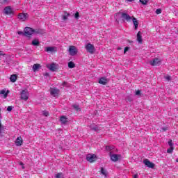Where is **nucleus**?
I'll use <instances>...</instances> for the list:
<instances>
[{
    "label": "nucleus",
    "instance_id": "obj_12",
    "mask_svg": "<svg viewBox=\"0 0 178 178\" xmlns=\"http://www.w3.org/2000/svg\"><path fill=\"white\" fill-rule=\"evenodd\" d=\"M136 37V40L138 41V44H143V36L141 35V31L138 32Z\"/></svg>",
    "mask_w": 178,
    "mask_h": 178
},
{
    "label": "nucleus",
    "instance_id": "obj_39",
    "mask_svg": "<svg viewBox=\"0 0 178 178\" xmlns=\"http://www.w3.org/2000/svg\"><path fill=\"white\" fill-rule=\"evenodd\" d=\"M44 116H49V113L47 111H43Z\"/></svg>",
    "mask_w": 178,
    "mask_h": 178
},
{
    "label": "nucleus",
    "instance_id": "obj_51",
    "mask_svg": "<svg viewBox=\"0 0 178 178\" xmlns=\"http://www.w3.org/2000/svg\"><path fill=\"white\" fill-rule=\"evenodd\" d=\"M2 55V54H1V51H0V56Z\"/></svg>",
    "mask_w": 178,
    "mask_h": 178
},
{
    "label": "nucleus",
    "instance_id": "obj_11",
    "mask_svg": "<svg viewBox=\"0 0 178 178\" xmlns=\"http://www.w3.org/2000/svg\"><path fill=\"white\" fill-rule=\"evenodd\" d=\"M22 144H23V138H22V136H19L15 140V145H17V147H20Z\"/></svg>",
    "mask_w": 178,
    "mask_h": 178
},
{
    "label": "nucleus",
    "instance_id": "obj_21",
    "mask_svg": "<svg viewBox=\"0 0 178 178\" xmlns=\"http://www.w3.org/2000/svg\"><path fill=\"white\" fill-rule=\"evenodd\" d=\"M60 122L63 123V124H66L67 123V118L65 116H61L60 118Z\"/></svg>",
    "mask_w": 178,
    "mask_h": 178
},
{
    "label": "nucleus",
    "instance_id": "obj_50",
    "mask_svg": "<svg viewBox=\"0 0 178 178\" xmlns=\"http://www.w3.org/2000/svg\"><path fill=\"white\" fill-rule=\"evenodd\" d=\"M48 74H49L48 73H46V76H48Z\"/></svg>",
    "mask_w": 178,
    "mask_h": 178
},
{
    "label": "nucleus",
    "instance_id": "obj_19",
    "mask_svg": "<svg viewBox=\"0 0 178 178\" xmlns=\"http://www.w3.org/2000/svg\"><path fill=\"white\" fill-rule=\"evenodd\" d=\"M132 22L134 23L135 30H137V29H138V21L136 19V17H133Z\"/></svg>",
    "mask_w": 178,
    "mask_h": 178
},
{
    "label": "nucleus",
    "instance_id": "obj_37",
    "mask_svg": "<svg viewBox=\"0 0 178 178\" xmlns=\"http://www.w3.org/2000/svg\"><path fill=\"white\" fill-rule=\"evenodd\" d=\"M13 109V106H8V108H7V111H8V112H12V110Z\"/></svg>",
    "mask_w": 178,
    "mask_h": 178
},
{
    "label": "nucleus",
    "instance_id": "obj_28",
    "mask_svg": "<svg viewBox=\"0 0 178 178\" xmlns=\"http://www.w3.org/2000/svg\"><path fill=\"white\" fill-rule=\"evenodd\" d=\"M72 107L73 108V109L76 110V112H79L80 111V106H79V104H72Z\"/></svg>",
    "mask_w": 178,
    "mask_h": 178
},
{
    "label": "nucleus",
    "instance_id": "obj_38",
    "mask_svg": "<svg viewBox=\"0 0 178 178\" xmlns=\"http://www.w3.org/2000/svg\"><path fill=\"white\" fill-rule=\"evenodd\" d=\"M165 80H167L168 81H170L172 80V76H165Z\"/></svg>",
    "mask_w": 178,
    "mask_h": 178
},
{
    "label": "nucleus",
    "instance_id": "obj_25",
    "mask_svg": "<svg viewBox=\"0 0 178 178\" xmlns=\"http://www.w3.org/2000/svg\"><path fill=\"white\" fill-rule=\"evenodd\" d=\"M0 94L4 95V98H6V97H8V95L9 94V90H2L0 92Z\"/></svg>",
    "mask_w": 178,
    "mask_h": 178
},
{
    "label": "nucleus",
    "instance_id": "obj_22",
    "mask_svg": "<svg viewBox=\"0 0 178 178\" xmlns=\"http://www.w3.org/2000/svg\"><path fill=\"white\" fill-rule=\"evenodd\" d=\"M10 80L12 83H15L16 80H17V76L16 74L11 75Z\"/></svg>",
    "mask_w": 178,
    "mask_h": 178
},
{
    "label": "nucleus",
    "instance_id": "obj_10",
    "mask_svg": "<svg viewBox=\"0 0 178 178\" xmlns=\"http://www.w3.org/2000/svg\"><path fill=\"white\" fill-rule=\"evenodd\" d=\"M161 63V60L159 58H154L153 60L150 61V65L152 66H158Z\"/></svg>",
    "mask_w": 178,
    "mask_h": 178
},
{
    "label": "nucleus",
    "instance_id": "obj_8",
    "mask_svg": "<svg viewBox=\"0 0 178 178\" xmlns=\"http://www.w3.org/2000/svg\"><path fill=\"white\" fill-rule=\"evenodd\" d=\"M121 17L122 20H126L127 22H130V20H131V17L126 13H122Z\"/></svg>",
    "mask_w": 178,
    "mask_h": 178
},
{
    "label": "nucleus",
    "instance_id": "obj_33",
    "mask_svg": "<svg viewBox=\"0 0 178 178\" xmlns=\"http://www.w3.org/2000/svg\"><path fill=\"white\" fill-rule=\"evenodd\" d=\"M140 2L142 5H147V3H148V0H140Z\"/></svg>",
    "mask_w": 178,
    "mask_h": 178
},
{
    "label": "nucleus",
    "instance_id": "obj_24",
    "mask_svg": "<svg viewBox=\"0 0 178 178\" xmlns=\"http://www.w3.org/2000/svg\"><path fill=\"white\" fill-rule=\"evenodd\" d=\"M101 174L103 175L104 177H107L108 176V172L104 168H101Z\"/></svg>",
    "mask_w": 178,
    "mask_h": 178
},
{
    "label": "nucleus",
    "instance_id": "obj_49",
    "mask_svg": "<svg viewBox=\"0 0 178 178\" xmlns=\"http://www.w3.org/2000/svg\"><path fill=\"white\" fill-rule=\"evenodd\" d=\"M176 162H178V159H176Z\"/></svg>",
    "mask_w": 178,
    "mask_h": 178
},
{
    "label": "nucleus",
    "instance_id": "obj_2",
    "mask_svg": "<svg viewBox=\"0 0 178 178\" xmlns=\"http://www.w3.org/2000/svg\"><path fill=\"white\" fill-rule=\"evenodd\" d=\"M111 161H113V162H118V161H120V159H122V155L120 154H112V152H110L109 153Z\"/></svg>",
    "mask_w": 178,
    "mask_h": 178
},
{
    "label": "nucleus",
    "instance_id": "obj_20",
    "mask_svg": "<svg viewBox=\"0 0 178 178\" xmlns=\"http://www.w3.org/2000/svg\"><path fill=\"white\" fill-rule=\"evenodd\" d=\"M49 70H51V72H55V70H56L57 67H56V64L55 63H51L49 66Z\"/></svg>",
    "mask_w": 178,
    "mask_h": 178
},
{
    "label": "nucleus",
    "instance_id": "obj_6",
    "mask_svg": "<svg viewBox=\"0 0 178 178\" xmlns=\"http://www.w3.org/2000/svg\"><path fill=\"white\" fill-rule=\"evenodd\" d=\"M86 160L88 162L92 163V162H95V161H97V156L95 154H88L86 156Z\"/></svg>",
    "mask_w": 178,
    "mask_h": 178
},
{
    "label": "nucleus",
    "instance_id": "obj_31",
    "mask_svg": "<svg viewBox=\"0 0 178 178\" xmlns=\"http://www.w3.org/2000/svg\"><path fill=\"white\" fill-rule=\"evenodd\" d=\"M106 151H108V152H111L112 149H115V146H106Z\"/></svg>",
    "mask_w": 178,
    "mask_h": 178
},
{
    "label": "nucleus",
    "instance_id": "obj_23",
    "mask_svg": "<svg viewBox=\"0 0 178 178\" xmlns=\"http://www.w3.org/2000/svg\"><path fill=\"white\" fill-rule=\"evenodd\" d=\"M69 16H70V13L65 11L64 15L62 16L63 20H67V17H69Z\"/></svg>",
    "mask_w": 178,
    "mask_h": 178
},
{
    "label": "nucleus",
    "instance_id": "obj_17",
    "mask_svg": "<svg viewBox=\"0 0 178 178\" xmlns=\"http://www.w3.org/2000/svg\"><path fill=\"white\" fill-rule=\"evenodd\" d=\"M51 95H58L59 94V89H56V88H51L50 91Z\"/></svg>",
    "mask_w": 178,
    "mask_h": 178
},
{
    "label": "nucleus",
    "instance_id": "obj_26",
    "mask_svg": "<svg viewBox=\"0 0 178 178\" xmlns=\"http://www.w3.org/2000/svg\"><path fill=\"white\" fill-rule=\"evenodd\" d=\"M32 45H33L34 47H37L38 45H40V41H38V40L35 39L32 41Z\"/></svg>",
    "mask_w": 178,
    "mask_h": 178
},
{
    "label": "nucleus",
    "instance_id": "obj_29",
    "mask_svg": "<svg viewBox=\"0 0 178 178\" xmlns=\"http://www.w3.org/2000/svg\"><path fill=\"white\" fill-rule=\"evenodd\" d=\"M45 33V31L43 29H37L35 30V34H44Z\"/></svg>",
    "mask_w": 178,
    "mask_h": 178
},
{
    "label": "nucleus",
    "instance_id": "obj_18",
    "mask_svg": "<svg viewBox=\"0 0 178 178\" xmlns=\"http://www.w3.org/2000/svg\"><path fill=\"white\" fill-rule=\"evenodd\" d=\"M41 68V65L40 64H34L33 65V72H38V70H40V69Z\"/></svg>",
    "mask_w": 178,
    "mask_h": 178
},
{
    "label": "nucleus",
    "instance_id": "obj_15",
    "mask_svg": "<svg viewBox=\"0 0 178 178\" xmlns=\"http://www.w3.org/2000/svg\"><path fill=\"white\" fill-rule=\"evenodd\" d=\"M18 19H19V20H22V22L26 21V19H27V14H19Z\"/></svg>",
    "mask_w": 178,
    "mask_h": 178
},
{
    "label": "nucleus",
    "instance_id": "obj_41",
    "mask_svg": "<svg viewBox=\"0 0 178 178\" xmlns=\"http://www.w3.org/2000/svg\"><path fill=\"white\" fill-rule=\"evenodd\" d=\"M136 95H137L138 97H139V95H141V91L140 90H137L136 92Z\"/></svg>",
    "mask_w": 178,
    "mask_h": 178
},
{
    "label": "nucleus",
    "instance_id": "obj_44",
    "mask_svg": "<svg viewBox=\"0 0 178 178\" xmlns=\"http://www.w3.org/2000/svg\"><path fill=\"white\" fill-rule=\"evenodd\" d=\"M17 34H19V35H22V34L24 35V33H23L22 31H18Z\"/></svg>",
    "mask_w": 178,
    "mask_h": 178
},
{
    "label": "nucleus",
    "instance_id": "obj_16",
    "mask_svg": "<svg viewBox=\"0 0 178 178\" xmlns=\"http://www.w3.org/2000/svg\"><path fill=\"white\" fill-rule=\"evenodd\" d=\"M44 51L46 52H56V48L54 47H47L45 48Z\"/></svg>",
    "mask_w": 178,
    "mask_h": 178
},
{
    "label": "nucleus",
    "instance_id": "obj_32",
    "mask_svg": "<svg viewBox=\"0 0 178 178\" xmlns=\"http://www.w3.org/2000/svg\"><path fill=\"white\" fill-rule=\"evenodd\" d=\"M74 18L76 19V20H79V17H80V14L79 13V12H76L74 15Z\"/></svg>",
    "mask_w": 178,
    "mask_h": 178
},
{
    "label": "nucleus",
    "instance_id": "obj_3",
    "mask_svg": "<svg viewBox=\"0 0 178 178\" xmlns=\"http://www.w3.org/2000/svg\"><path fill=\"white\" fill-rule=\"evenodd\" d=\"M85 48L89 54H94V52H95V47L91 43H88L85 46Z\"/></svg>",
    "mask_w": 178,
    "mask_h": 178
},
{
    "label": "nucleus",
    "instance_id": "obj_9",
    "mask_svg": "<svg viewBox=\"0 0 178 178\" xmlns=\"http://www.w3.org/2000/svg\"><path fill=\"white\" fill-rule=\"evenodd\" d=\"M90 129L93 130L94 131H101V127L98 125H95V124H92L90 125Z\"/></svg>",
    "mask_w": 178,
    "mask_h": 178
},
{
    "label": "nucleus",
    "instance_id": "obj_45",
    "mask_svg": "<svg viewBox=\"0 0 178 178\" xmlns=\"http://www.w3.org/2000/svg\"><path fill=\"white\" fill-rule=\"evenodd\" d=\"M63 87H65V86H66V82L64 81V82L63 83Z\"/></svg>",
    "mask_w": 178,
    "mask_h": 178
},
{
    "label": "nucleus",
    "instance_id": "obj_13",
    "mask_svg": "<svg viewBox=\"0 0 178 178\" xmlns=\"http://www.w3.org/2000/svg\"><path fill=\"white\" fill-rule=\"evenodd\" d=\"M4 13L6 15H12L13 13V11L12 10V8L10 6H7L4 8Z\"/></svg>",
    "mask_w": 178,
    "mask_h": 178
},
{
    "label": "nucleus",
    "instance_id": "obj_40",
    "mask_svg": "<svg viewBox=\"0 0 178 178\" xmlns=\"http://www.w3.org/2000/svg\"><path fill=\"white\" fill-rule=\"evenodd\" d=\"M129 50H130V47H125L124 49V54H126V52H127V51H129Z\"/></svg>",
    "mask_w": 178,
    "mask_h": 178
},
{
    "label": "nucleus",
    "instance_id": "obj_46",
    "mask_svg": "<svg viewBox=\"0 0 178 178\" xmlns=\"http://www.w3.org/2000/svg\"><path fill=\"white\" fill-rule=\"evenodd\" d=\"M138 177V175H134V178H137Z\"/></svg>",
    "mask_w": 178,
    "mask_h": 178
},
{
    "label": "nucleus",
    "instance_id": "obj_35",
    "mask_svg": "<svg viewBox=\"0 0 178 178\" xmlns=\"http://www.w3.org/2000/svg\"><path fill=\"white\" fill-rule=\"evenodd\" d=\"M168 145H169L170 147H173V140H172V139H170V140L168 141Z\"/></svg>",
    "mask_w": 178,
    "mask_h": 178
},
{
    "label": "nucleus",
    "instance_id": "obj_30",
    "mask_svg": "<svg viewBox=\"0 0 178 178\" xmlns=\"http://www.w3.org/2000/svg\"><path fill=\"white\" fill-rule=\"evenodd\" d=\"M55 178H65V175L62 172L57 173L55 175Z\"/></svg>",
    "mask_w": 178,
    "mask_h": 178
},
{
    "label": "nucleus",
    "instance_id": "obj_27",
    "mask_svg": "<svg viewBox=\"0 0 178 178\" xmlns=\"http://www.w3.org/2000/svg\"><path fill=\"white\" fill-rule=\"evenodd\" d=\"M68 67L70 69H73L76 67V65L74 64V63H73V61H70L68 63Z\"/></svg>",
    "mask_w": 178,
    "mask_h": 178
},
{
    "label": "nucleus",
    "instance_id": "obj_36",
    "mask_svg": "<svg viewBox=\"0 0 178 178\" xmlns=\"http://www.w3.org/2000/svg\"><path fill=\"white\" fill-rule=\"evenodd\" d=\"M156 15H161V13H162V9L159 8V9L156 10Z\"/></svg>",
    "mask_w": 178,
    "mask_h": 178
},
{
    "label": "nucleus",
    "instance_id": "obj_14",
    "mask_svg": "<svg viewBox=\"0 0 178 178\" xmlns=\"http://www.w3.org/2000/svg\"><path fill=\"white\" fill-rule=\"evenodd\" d=\"M99 84H102L103 86H106V84L108 83V79L103 76V77L99 79Z\"/></svg>",
    "mask_w": 178,
    "mask_h": 178
},
{
    "label": "nucleus",
    "instance_id": "obj_34",
    "mask_svg": "<svg viewBox=\"0 0 178 178\" xmlns=\"http://www.w3.org/2000/svg\"><path fill=\"white\" fill-rule=\"evenodd\" d=\"M173 149H174L173 147H170V148L167 149L168 154H172V152H173Z\"/></svg>",
    "mask_w": 178,
    "mask_h": 178
},
{
    "label": "nucleus",
    "instance_id": "obj_7",
    "mask_svg": "<svg viewBox=\"0 0 178 178\" xmlns=\"http://www.w3.org/2000/svg\"><path fill=\"white\" fill-rule=\"evenodd\" d=\"M143 163L145 165V166H147V168H150V169H154L155 168V164L148 159H145L143 161Z\"/></svg>",
    "mask_w": 178,
    "mask_h": 178
},
{
    "label": "nucleus",
    "instance_id": "obj_5",
    "mask_svg": "<svg viewBox=\"0 0 178 178\" xmlns=\"http://www.w3.org/2000/svg\"><path fill=\"white\" fill-rule=\"evenodd\" d=\"M77 47L76 46H70L69 47V53L71 56H74L77 55Z\"/></svg>",
    "mask_w": 178,
    "mask_h": 178
},
{
    "label": "nucleus",
    "instance_id": "obj_43",
    "mask_svg": "<svg viewBox=\"0 0 178 178\" xmlns=\"http://www.w3.org/2000/svg\"><path fill=\"white\" fill-rule=\"evenodd\" d=\"M19 165H21V166H22V169H24V164L23 163V162H20L19 163Z\"/></svg>",
    "mask_w": 178,
    "mask_h": 178
},
{
    "label": "nucleus",
    "instance_id": "obj_1",
    "mask_svg": "<svg viewBox=\"0 0 178 178\" xmlns=\"http://www.w3.org/2000/svg\"><path fill=\"white\" fill-rule=\"evenodd\" d=\"M24 31V35H25V37H30V35H32V34H34L35 33V30L30 27H26Z\"/></svg>",
    "mask_w": 178,
    "mask_h": 178
},
{
    "label": "nucleus",
    "instance_id": "obj_48",
    "mask_svg": "<svg viewBox=\"0 0 178 178\" xmlns=\"http://www.w3.org/2000/svg\"><path fill=\"white\" fill-rule=\"evenodd\" d=\"M118 50H120V49H122V48H120V47H118Z\"/></svg>",
    "mask_w": 178,
    "mask_h": 178
},
{
    "label": "nucleus",
    "instance_id": "obj_47",
    "mask_svg": "<svg viewBox=\"0 0 178 178\" xmlns=\"http://www.w3.org/2000/svg\"><path fill=\"white\" fill-rule=\"evenodd\" d=\"M128 2H133L134 0H127Z\"/></svg>",
    "mask_w": 178,
    "mask_h": 178
},
{
    "label": "nucleus",
    "instance_id": "obj_42",
    "mask_svg": "<svg viewBox=\"0 0 178 178\" xmlns=\"http://www.w3.org/2000/svg\"><path fill=\"white\" fill-rule=\"evenodd\" d=\"M162 131H166L168 130V127H163L161 128Z\"/></svg>",
    "mask_w": 178,
    "mask_h": 178
},
{
    "label": "nucleus",
    "instance_id": "obj_4",
    "mask_svg": "<svg viewBox=\"0 0 178 178\" xmlns=\"http://www.w3.org/2000/svg\"><path fill=\"white\" fill-rule=\"evenodd\" d=\"M20 99L24 100V101H27V99H29V91H27V90H23L21 93H20Z\"/></svg>",
    "mask_w": 178,
    "mask_h": 178
}]
</instances>
